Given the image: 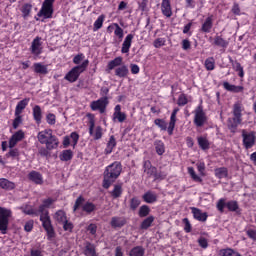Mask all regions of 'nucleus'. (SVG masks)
Returning a JSON list of instances; mask_svg holds the SVG:
<instances>
[{"instance_id":"nucleus-1","label":"nucleus","mask_w":256,"mask_h":256,"mask_svg":"<svg viewBox=\"0 0 256 256\" xmlns=\"http://www.w3.org/2000/svg\"><path fill=\"white\" fill-rule=\"evenodd\" d=\"M122 171L123 165L119 161H115L112 164L106 166L103 173V189H109V187H111V185H113V183H115L119 177H121Z\"/></svg>"},{"instance_id":"nucleus-2","label":"nucleus","mask_w":256,"mask_h":256,"mask_svg":"<svg viewBox=\"0 0 256 256\" xmlns=\"http://www.w3.org/2000/svg\"><path fill=\"white\" fill-rule=\"evenodd\" d=\"M47 208L41 204L38 207L37 213H40V221L42 223L43 229L47 233L48 239H53L55 237V228H53V223L51 222V216H49V210H46Z\"/></svg>"},{"instance_id":"nucleus-3","label":"nucleus","mask_w":256,"mask_h":256,"mask_svg":"<svg viewBox=\"0 0 256 256\" xmlns=\"http://www.w3.org/2000/svg\"><path fill=\"white\" fill-rule=\"evenodd\" d=\"M87 67H89V60H84L81 65H77L73 67L65 76L64 79L68 81L69 83H75L79 77L81 76V73H85Z\"/></svg>"},{"instance_id":"nucleus-4","label":"nucleus","mask_w":256,"mask_h":256,"mask_svg":"<svg viewBox=\"0 0 256 256\" xmlns=\"http://www.w3.org/2000/svg\"><path fill=\"white\" fill-rule=\"evenodd\" d=\"M11 217H13V211L7 207L0 206V232L2 235H7Z\"/></svg>"},{"instance_id":"nucleus-5","label":"nucleus","mask_w":256,"mask_h":256,"mask_svg":"<svg viewBox=\"0 0 256 256\" xmlns=\"http://www.w3.org/2000/svg\"><path fill=\"white\" fill-rule=\"evenodd\" d=\"M241 104L236 103L233 107V118L228 120V129H230L231 133H235L237 131V127L241 125L243 119L241 114Z\"/></svg>"},{"instance_id":"nucleus-6","label":"nucleus","mask_w":256,"mask_h":256,"mask_svg":"<svg viewBox=\"0 0 256 256\" xmlns=\"http://www.w3.org/2000/svg\"><path fill=\"white\" fill-rule=\"evenodd\" d=\"M227 199L225 198H220L216 204V209L220 212L223 213L225 211V207H227L228 211H231L233 213H237L239 211V202L235 200H230L226 202Z\"/></svg>"},{"instance_id":"nucleus-7","label":"nucleus","mask_w":256,"mask_h":256,"mask_svg":"<svg viewBox=\"0 0 256 256\" xmlns=\"http://www.w3.org/2000/svg\"><path fill=\"white\" fill-rule=\"evenodd\" d=\"M86 117L89 119V135L93 137L94 141H99L103 137V128L97 126L95 129V115L88 113Z\"/></svg>"},{"instance_id":"nucleus-8","label":"nucleus","mask_w":256,"mask_h":256,"mask_svg":"<svg viewBox=\"0 0 256 256\" xmlns=\"http://www.w3.org/2000/svg\"><path fill=\"white\" fill-rule=\"evenodd\" d=\"M194 113V120L193 123L196 127H203L205 123H207L208 118H207V113H205V110L203 109V105H198L195 110L193 111Z\"/></svg>"},{"instance_id":"nucleus-9","label":"nucleus","mask_w":256,"mask_h":256,"mask_svg":"<svg viewBox=\"0 0 256 256\" xmlns=\"http://www.w3.org/2000/svg\"><path fill=\"white\" fill-rule=\"evenodd\" d=\"M53 3H55V0H44L40 11L37 13V17H44V19H53Z\"/></svg>"},{"instance_id":"nucleus-10","label":"nucleus","mask_w":256,"mask_h":256,"mask_svg":"<svg viewBox=\"0 0 256 256\" xmlns=\"http://www.w3.org/2000/svg\"><path fill=\"white\" fill-rule=\"evenodd\" d=\"M242 143L245 149H253L256 143V133L255 131L247 132V130H242Z\"/></svg>"},{"instance_id":"nucleus-11","label":"nucleus","mask_w":256,"mask_h":256,"mask_svg":"<svg viewBox=\"0 0 256 256\" xmlns=\"http://www.w3.org/2000/svg\"><path fill=\"white\" fill-rule=\"evenodd\" d=\"M107 105H109V97L104 96L98 100H94L90 103V109L92 111H99L100 113H105L107 111Z\"/></svg>"},{"instance_id":"nucleus-12","label":"nucleus","mask_w":256,"mask_h":256,"mask_svg":"<svg viewBox=\"0 0 256 256\" xmlns=\"http://www.w3.org/2000/svg\"><path fill=\"white\" fill-rule=\"evenodd\" d=\"M29 51L34 57H39L43 53V42L41 41V37L36 36L29 48Z\"/></svg>"},{"instance_id":"nucleus-13","label":"nucleus","mask_w":256,"mask_h":256,"mask_svg":"<svg viewBox=\"0 0 256 256\" xmlns=\"http://www.w3.org/2000/svg\"><path fill=\"white\" fill-rule=\"evenodd\" d=\"M229 43L230 39L223 37V34H216L213 38L212 45H214V47H219V49H223V51H225V49L229 47Z\"/></svg>"},{"instance_id":"nucleus-14","label":"nucleus","mask_w":256,"mask_h":256,"mask_svg":"<svg viewBox=\"0 0 256 256\" xmlns=\"http://www.w3.org/2000/svg\"><path fill=\"white\" fill-rule=\"evenodd\" d=\"M25 139V132L23 130L16 131L8 141L9 149H13V147L17 146V143L23 141Z\"/></svg>"},{"instance_id":"nucleus-15","label":"nucleus","mask_w":256,"mask_h":256,"mask_svg":"<svg viewBox=\"0 0 256 256\" xmlns=\"http://www.w3.org/2000/svg\"><path fill=\"white\" fill-rule=\"evenodd\" d=\"M110 225L113 229H121L127 225L125 216H114L111 218Z\"/></svg>"},{"instance_id":"nucleus-16","label":"nucleus","mask_w":256,"mask_h":256,"mask_svg":"<svg viewBox=\"0 0 256 256\" xmlns=\"http://www.w3.org/2000/svg\"><path fill=\"white\" fill-rule=\"evenodd\" d=\"M228 60H229V63L232 65L233 71L238 73V77L243 79V77H245V70L243 69L239 61L234 60L233 57L231 56H228Z\"/></svg>"},{"instance_id":"nucleus-17","label":"nucleus","mask_w":256,"mask_h":256,"mask_svg":"<svg viewBox=\"0 0 256 256\" xmlns=\"http://www.w3.org/2000/svg\"><path fill=\"white\" fill-rule=\"evenodd\" d=\"M179 111V107H176L173 109L171 116H170V121L168 124V135H173V131H175V125L177 123V112Z\"/></svg>"},{"instance_id":"nucleus-18","label":"nucleus","mask_w":256,"mask_h":256,"mask_svg":"<svg viewBox=\"0 0 256 256\" xmlns=\"http://www.w3.org/2000/svg\"><path fill=\"white\" fill-rule=\"evenodd\" d=\"M28 179L35 185H43V174H41V172H37L35 170L30 171Z\"/></svg>"},{"instance_id":"nucleus-19","label":"nucleus","mask_w":256,"mask_h":256,"mask_svg":"<svg viewBox=\"0 0 256 256\" xmlns=\"http://www.w3.org/2000/svg\"><path fill=\"white\" fill-rule=\"evenodd\" d=\"M113 29L114 30V35L116 37H118L119 41H122L123 40V37H124V33H123V28H121V26H119L117 23H113L111 25H109L107 27V32L108 33H113Z\"/></svg>"},{"instance_id":"nucleus-20","label":"nucleus","mask_w":256,"mask_h":256,"mask_svg":"<svg viewBox=\"0 0 256 256\" xmlns=\"http://www.w3.org/2000/svg\"><path fill=\"white\" fill-rule=\"evenodd\" d=\"M191 211L196 221H201L202 223H205V221H207V218L209 217L207 212H203L199 208L191 207Z\"/></svg>"},{"instance_id":"nucleus-21","label":"nucleus","mask_w":256,"mask_h":256,"mask_svg":"<svg viewBox=\"0 0 256 256\" xmlns=\"http://www.w3.org/2000/svg\"><path fill=\"white\" fill-rule=\"evenodd\" d=\"M114 75L119 79H127L129 77V67L125 64H121L115 69Z\"/></svg>"},{"instance_id":"nucleus-22","label":"nucleus","mask_w":256,"mask_h":256,"mask_svg":"<svg viewBox=\"0 0 256 256\" xmlns=\"http://www.w3.org/2000/svg\"><path fill=\"white\" fill-rule=\"evenodd\" d=\"M161 11L164 17H172L173 16V9L171 8V1L170 0H162L161 3Z\"/></svg>"},{"instance_id":"nucleus-23","label":"nucleus","mask_w":256,"mask_h":256,"mask_svg":"<svg viewBox=\"0 0 256 256\" xmlns=\"http://www.w3.org/2000/svg\"><path fill=\"white\" fill-rule=\"evenodd\" d=\"M32 116L36 125H39L43 121V110H41V106L35 105L32 108Z\"/></svg>"},{"instance_id":"nucleus-24","label":"nucleus","mask_w":256,"mask_h":256,"mask_svg":"<svg viewBox=\"0 0 256 256\" xmlns=\"http://www.w3.org/2000/svg\"><path fill=\"white\" fill-rule=\"evenodd\" d=\"M16 187L17 184H15V182L6 178H0V189H3L4 191H13Z\"/></svg>"},{"instance_id":"nucleus-25","label":"nucleus","mask_w":256,"mask_h":256,"mask_svg":"<svg viewBox=\"0 0 256 256\" xmlns=\"http://www.w3.org/2000/svg\"><path fill=\"white\" fill-rule=\"evenodd\" d=\"M134 37H135L134 34H128L125 37L124 42L122 43L121 53H129Z\"/></svg>"},{"instance_id":"nucleus-26","label":"nucleus","mask_w":256,"mask_h":256,"mask_svg":"<svg viewBox=\"0 0 256 256\" xmlns=\"http://www.w3.org/2000/svg\"><path fill=\"white\" fill-rule=\"evenodd\" d=\"M143 169H144V173L148 175V178L155 177L157 167L151 165V161L149 160L144 161Z\"/></svg>"},{"instance_id":"nucleus-27","label":"nucleus","mask_w":256,"mask_h":256,"mask_svg":"<svg viewBox=\"0 0 256 256\" xmlns=\"http://www.w3.org/2000/svg\"><path fill=\"white\" fill-rule=\"evenodd\" d=\"M142 199L144 203H148V204L157 203V199H158L157 193L149 190L143 194Z\"/></svg>"},{"instance_id":"nucleus-28","label":"nucleus","mask_w":256,"mask_h":256,"mask_svg":"<svg viewBox=\"0 0 256 256\" xmlns=\"http://www.w3.org/2000/svg\"><path fill=\"white\" fill-rule=\"evenodd\" d=\"M45 145L48 151H53V149H57V147H59V138H57V136L52 134L50 138H48Z\"/></svg>"},{"instance_id":"nucleus-29","label":"nucleus","mask_w":256,"mask_h":256,"mask_svg":"<svg viewBox=\"0 0 256 256\" xmlns=\"http://www.w3.org/2000/svg\"><path fill=\"white\" fill-rule=\"evenodd\" d=\"M223 87L226 91H229L230 93H243V91H245V88L243 86H236L230 84L229 82H223Z\"/></svg>"},{"instance_id":"nucleus-30","label":"nucleus","mask_w":256,"mask_h":256,"mask_svg":"<svg viewBox=\"0 0 256 256\" xmlns=\"http://www.w3.org/2000/svg\"><path fill=\"white\" fill-rule=\"evenodd\" d=\"M117 147V140L115 139V136H110L106 148L104 150L105 155H111L113 153V149Z\"/></svg>"},{"instance_id":"nucleus-31","label":"nucleus","mask_w":256,"mask_h":256,"mask_svg":"<svg viewBox=\"0 0 256 256\" xmlns=\"http://www.w3.org/2000/svg\"><path fill=\"white\" fill-rule=\"evenodd\" d=\"M213 29V15L208 16L204 23L202 24L201 31L202 33H211Z\"/></svg>"},{"instance_id":"nucleus-32","label":"nucleus","mask_w":256,"mask_h":256,"mask_svg":"<svg viewBox=\"0 0 256 256\" xmlns=\"http://www.w3.org/2000/svg\"><path fill=\"white\" fill-rule=\"evenodd\" d=\"M53 132L51 130H44L38 133V141L41 145H45V143L51 138Z\"/></svg>"},{"instance_id":"nucleus-33","label":"nucleus","mask_w":256,"mask_h":256,"mask_svg":"<svg viewBox=\"0 0 256 256\" xmlns=\"http://www.w3.org/2000/svg\"><path fill=\"white\" fill-rule=\"evenodd\" d=\"M198 145L202 151H208L211 147V143L209 142V139H207V136H199L197 137Z\"/></svg>"},{"instance_id":"nucleus-34","label":"nucleus","mask_w":256,"mask_h":256,"mask_svg":"<svg viewBox=\"0 0 256 256\" xmlns=\"http://www.w3.org/2000/svg\"><path fill=\"white\" fill-rule=\"evenodd\" d=\"M123 65V57L118 56L116 58H114L113 60L109 61L107 64V70L108 71H113V69H115V67H120Z\"/></svg>"},{"instance_id":"nucleus-35","label":"nucleus","mask_w":256,"mask_h":256,"mask_svg":"<svg viewBox=\"0 0 256 256\" xmlns=\"http://www.w3.org/2000/svg\"><path fill=\"white\" fill-rule=\"evenodd\" d=\"M29 101H31V98H24L17 103L15 108L16 115H21V113H23V110L29 105Z\"/></svg>"},{"instance_id":"nucleus-36","label":"nucleus","mask_w":256,"mask_h":256,"mask_svg":"<svg viewBox=\"0 0 256 256\" xmlns=\"http://www.w3.org/2000/svg\"><path fill=\"white\" fill-rule=\"evenodd\" d=\"M20 11L22 13L23 19H27V17L31 16V12L33 11V4H31V3H24L21 6Z\"/></svg>"},{"instance_id":"nucleus-37","label":"nucleus","mask_w":256,"mask_h":256,"mask_svg":"<svg viewBox=\"0 0 256 256\" xmlns=\"http://www.w3.org/2000/svg\"><path fill=\"white\" fill-rule=\"evenodd\" d=\"M21 156V152L19 151V148H10L9 151L5 154V159H12L19 161V157Z\"/></svg>"},{"instance_id":"nucleus-38","label":"nucleus","mask_w":256,"mask_h":256,"mask_svg":"<svg viewBox=\"0 0 256 256\" xmlns=\"http://www.w3.org/2000/svg\"><path fill=\"white\" fill-rule=\"evenodd\" d=\"M214 175L217 179H225L229 177V170L227 167H220L214 170Z\"/></svg>"},{"instance_id":"nucleus-39","label":"nucleus","mask_w":256,"mask_h":256,"mask_svg":"<svg viewBox=\"0 0 256 256\" xmlns=\"http://www.w3.org/2000/svg\"><path fill=\"white\" fill-rule=\"evenodd\" d=\"M82 211L84 213H87V215H91V213H95L97 211V205L95 203L87 201L83 206H82Z\"/></svg>"},{"instance_id":"nucleus-40","label":"nucleus","mask_w":256,"mask_h":256,"mask_svg":"<svg viewBox=\"0 0 256 256\" xmlns=\"http://www.w3.org/2000/svg\"><path fill=\"white\" fill-rule=\"evenodd\" d=\"M112 199H119L123 195V184L114 185L113 190L110 192Z\"/></svg>"},{"instance_id":"nucleus-41","label":"nucleus","mask_w":256,"mask_h":256,"mask_svg":"<svg viewBox=\"0 0 256 256\" xmlns=\"http://www.w3.org/2000/svg\"><path fill=\"white\" fill-rule=\"evenodd\" d=\"M84 255L85 256H98L97 250H95V245L91 244V242H86L84 247Z\"/></svg>"},{"instance_id":"nucleus-42","label":"nucleus","mask_w":256,"mask_h":256,"mask_svg":"<svg viewBox=\"0 0 256 256\" xmlns=\"http://www.w3.org/2000/svg\"><path fill=\"white\" fill-rule=\"evenodd\" d=\"M54 220L62 225L65 221H67V213L64 210H57L54 214Z\"/></svg>"},{"instance_id":"nucleus-43","label":"nucleus","mask_w":256,"mask_h":256,"mask_svg":"<svg viewBox=\"0 0 256 256\" xmlns=\"http://www.w3.org/2000/svg\"><path fill=\"white\" fill-rule=\"evenodd\" d=\"M155 221V216L150 215L146 217L140 224V229L147 231L151 225H153V222Z\"/></svg>"},{"instance_id":"nucleus-44","label":"nucleus","mask_w":256,"mask_h":256,"mask_svg":"<svg viewBox=\"0 0 256 256\" xmlns=\"http://www.w3.org/2000/svg\"><path fill=\"white\" fill-rule=\"evenodd\" d=\"M60 161H71L73 159V150H63L59 156Z\"/></svg>"},{"instance_id":"nucleus-45","label":"nucleus","mask_w":256,"mask_h":256,"mask_svg":"<svg viewBox=\"0 0 256 256\" xmlns=\"http://www.w3.org/2000/svg\"><path fill=\"white\" fill-rule=\"evenodd\" d=\"M129 256H145V248L143 246H135L130 250Z\"/></svg>"},{"instance_id":"nucleus-46","label":"nucleus","mask_w":256,"mask_h":256,"mask_svg":"<svg viewBox=\"0 0 256 256\" xmlns=\"http://www.w3.org/2000/svg\"><path fill=\"white\" fill-rule=\"evenodd\" d=\"M34 71L35 73H39L40 75H47V73H49L47 66L41 63H34Z\"/></svg>"},{"instance_id":"nucleus-47","label":"nucleus","mask_w":256,"mask_h":256,"mask_svg":"<svg viewBox=\"0 0 256 256\" xmlns=\"http://www.w3.org/2000/svg\"><path fill=\"white\" fill-rule=\"evenodd\" d=\"M154 125H156V127H159L161 131H167V133H169V127H167V122L164 119L156 118L154 120Z\"/></svg>"},{"instance_id":"nucleus-48","label":"nucleus","mask_w":256,"mask_h":256,"mask_svg":"<svg viewBox=\"0 0 256 256\" xmlns=\"http://www.w3.org/2000/svg\"><path fill=\"white\" fill-rule=\"evenodd\" d=\"M151 213V208L148 205H142L139 208L138 216L143 219L145 217H149V214Z\"/></svg>"},{"instance_id":"nucleus-49","label":"nucleus","mask_w":256,"mask_h":256,"mask_svg":"<svg viewBox=\"0 0 256 256\" xmlns=\"http://www.w3.org/2000/svg\"><path fill=\"white\" fill-rule=\"evenodd\" d=\"M188 174L195 183H203V178L195 173V168L188 167Z\"/></svg>"},{"instance_id":"nucleus-50","label":"nucleus","mask_w":256,"mask_h":256,"mask_svg":"<svg viewBox=\"0 0 256 256\" xmlns=\"http://www.w3.org/2000/svg\"><path fill=\"white\" fill-rule=\"evenodd\" d=\"M155 151L157 155H163L165 153V143L161 140H157L154 143Z\"/></svg>"},{"instance_id":"nucleus-51","label":"nucleus","mask_w":256,"mask_h":256,"mask_svg":"<svg viewBox=\"0 0 256 256\" xmlns=\"http://www.w3.org/2000/svg\"><path fill=\"white\" fill-rule=\"evenodd\" d=\"M204 67L206 71H213L215 70V58L209 57L204 62Z\"/></svg>"},{"instance_id":"nucleus-52","label":"nucleus","mask_w":256,"mask_h":256,"mask_svg":"<svg viewBox=\"0 0 256 256\" xmlns=\"http://www.w3.org/2000/svg\"><path fill=\"white\" fill-rule=\"evenodd\" d=\"M221 256H243L239 252L233 250V248H226L220 250Z\"/></svg>"},{"instance_id":"nucleus-53","label":"nucleus","mask_w":256,"mask_h":256,"mask_svg":"<svg viewBox=\"0 0 256 256\" xmlns=\"http://www.w3.org/2000/svg\"><path fill=\"white\" fill-rule=\"evenodd\" d=\"M104 21H105V15H100L94 22L93 31H99V29L103 27Z\"/></svg>"},{"instance_id":"nucleus-54","label":"nucleus","mask_w":256,"mask_h":256,"mask_svg":"<svg viewBox=\"0 0 256 256\" xmlns=\"http://www.w3.org/2000/svg\"><path fill=\"white\" fill-rule=\"evenodd\" d=\"M22 213H24V215H33L34 217H39V212H37V210L31 206H25L22 208Z\"/></svg>"},{"instance_id":"nucleus-55","label":"nucleus","mask_w":256,"mask_h":256,"mask_svg":"<svg viewBox=\"0 0 256 256\" xmlns=\"http://www.w3.org/2000/svg\"><path fill=\"white\" fill-rule=\"evenodd\" d=\"M14 115H15V118L13 120L12 127L13 129H19V125L23 123V116H21V114H16V113H14Z\"/></svg>"},{"instance_id":"nucleus-56","label":"nucleus","mask_w":256,"mask_h":256,"mask_svg":"<svg viewBox=\"0 0 256 256\" xmlns=\"http://www.w3.org/2000/svg\"><path fill=\"white\" fill-rule=\"evenodd\" d=\"M62 225L64 231H68V233H73V229H75V225H73V222L67 219L64 222H62Z\"/></svg>"},{"instance_id":"nucleus-57","label":"nucleus","mask_w":256,"mask_h":256,"mask_svg":"<svg viewBox=\"0 0 256 256\" xmlns=\"http://www.w3.org/2000/svg\"><path fill=\"white\" fill-rule=\"evenodd\" d=\"M141 205V200L137 197H133L130 200V209L131 211H136L137 208Z\"/></svg>"},{"instance_id":"nucleus-58","label":"nucleus","mask_w":256,"mask_h":256,"mask_svg":"<svg viewBox=\"0 0 256 256\" xmlns=\"http://www.w3.org/2000/svg\"><path fill=\"white\" fill-rule=\"evenodd\" d=\"M189 103V99H187V95L180 94L177 100L178 107H185Z\"/></svg>"},{"instance_id":"nucleus-59","label":"nucleus","mask_w":256,"mask_h":256,"mask_svg":"<svg viewBox=\"0 0 256 256\" xmlns=\"http://www.w3.org/2000/svg\"><path fill=\"white\" fill-rule=\"evenodd\" d=\"M46 123H48V125H55L57 123V116L53 113H48L46 115Z\"/></svg>"},{"instance_id":"nucleus-60","label":"nucleus","mask_w":256,"mask_h":256,"mask_svg":"<svg viewBox=\"0 0 256 256\" xmlns=\"http://www.w3.org/2000/svg\"><path fill=\"white\" fill-rule=\"evenodd\" d=\"M70 139H72V147L73 149H75V147H77V144L79 143V133L72 132L70 134Z\"/></svg>"},{"instance_id":"nucleus-61","label":"nucleus","mask_w":256,"mask_h":256,"mask_svg":"<svg viewBox=\"0 0 256 256\" xmlns=\"http://www.w3.org/2000/svg\"><path fill=\"white\" fill-rule=\"evenodd\" d=\"M113 117H114V119H117L119 123H123L127 120V114H125V112L113 114Z\"/></svg>"},{"instance_id":"nucleus-62","label":"nucleus","mask_w":256,"mask_h":256,"mask_svg":"<svg viewBox=\"0 0 256 256\" xmlns=\"http://www.w3.org/2000/svg\"><path fill=\"white\" fill-rule=\"evenodd\" d=\"M182 221L184 223L185 233H191L193 227L191 226V222L189 221V218H184Z\"/></svg>"},{"instance_id":"nucleus-63","label":"nucleus","mask_w":256,"mask_h":256,"mask_svg":"<svg viewBox=\"0 0 256 256\" xmlns=\"http://www.w3.org/2000/svg\"><path fill=\"white\" fill-rule=\"evenodd\" d=\"M85 203V198L83 196H79L76 201L75 204L73 206V211H77V209H79V207H81V204Z\"/></svg>"},{"instance_id":"nucleus-64","label":"nucleus","mask_w":256,"mask_h":256,"mask_svg":"<svg viewBox=\"0 0 256 256\" xmlns=\"http://www.w3.org/2000/svg\"><path fill=\"white\" fill-rule=\"evenodd\" d=\"M166 43L165 38H157L156 40H154V47L155 49H159L160 47H163Z\"/></svg>"}]
</instances>
